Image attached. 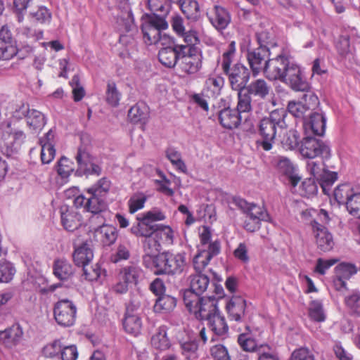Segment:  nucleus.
<instances>
[{
    "instance_id": "obj_1",
    "label": "nucleus",
    "mask_w": 360,
    "mask_h": 360,
    "mask_svg": "<svg viewBox=\"0 0 360 360\" xmlns=\"http://www.w3.org/2000/svg\"><path fill=\"white\" fill-rule=\"evenodd\" d=\"M265 77L271 81L279 80L296 91H307L310 89L300 65L285 53H281L269 61Z\"/></svg>"
},
{
    "instance_id": "obj_2",
    "label": "nucleus",
    "mask_w": 360,
    "mask_h": 360,
    "mask_svg": "<svg viewBox=\"0 0 360 360\" xmlns=\"http://www.w3.org/2000/svg\"><path fill=\"white\" fill-rule=\"evenodd\" d=\"M286 112L283 110H276L271 112L269 117L263 118L259 123V135L260 139L256 142L258 148L269 151L275 142L278 129L283 130L287 125L285 121Z\"/></svg>"
},
{
    "instance_id": "obj_3",
    "label": "nucleus",
    "mask_w": 360,
    "mask_h": 360,
    "mask_svg": "<svg viewBox=\"0 0 360 360\" xmlns=\"http://www.w3.org/2000/svg\"><path fill=\"white\" fill-rule=\"evenodd\" d=\"M167 27L165 19L157 14H145L141 17V30L148 45L160 44L164 46L167 41H171L168 35L162 33Z\"/></svg>"
},
{
    "instance_id": "obj_4",
    "label": "nucleus",
    "mask_w": 360,
    "mask_h": 360,
    "mask_svg": "<svg viewBox=\"0 0 360 360\" xmlns=\"http://www.w3.org/2000/svg\"><path fill=\"white\" fill-rule=\"evenodd\" d=\"M184 302L190 312L202 320H207L219 312L217 299L213 295L200 297L191 292H184Z\"/></svg>"
},
{
    "instance_id": "obj_5",
    "label": "nucleus",
    "mask_w": 360,
    "mask_h": 360,
    "mask_svg": "<svg viewBox=\"0 0 360 360\" xmlns=\"http://www.w3.org/2000/svg\"><path fill=\"white\" fill-rule=\"evenodd\" d=\"M154 262L151 269L158 275H179L187 266L185 252H164L155 258Z\"/></svg>"
},
{
    "instance_id": "obj_6",
    "label": "nucleus",
    "mask_w": 360,
    "mask_h": 360,
    "mask_svg": "<svg viewBox=\"0 0 360 360\" xmlns=\"http://www.w3.org/2000/svg\"><path fill=\"white\" fill-rule=\"evenodd\" d=\"M236 205L245 214L243 227L249 232H255L260 229L261 221L269 220V215L264 207L249 203L242 198L235 199Z\"/></svg>"
},
{
    "instance_id": "obj_7",
    "label": "nucleus",
    "mask_w": 360,
    "mask_h": 360,
    "mask_svg": "<svg viewBox=\"0 0 360 360\" xmlns=\"http://www.w3.org/2000/svg\"><path fill=\"white\" fill-rule=\"evenodd\" d=\"M80 194L74 198L73 203L76 208H82L84 210L91 212L93 216L91 220L95 221L103 219L106 215H110V212L107 210V204L105 199L92 194Z\"/></svg>"
},
{
    "instance_id": "obj_8",
    "label": "nucleus",
    "mask_w": 360,
    "mask_h": 360,
    "mask_svg": "<svg viewBox=\"0 0 360 360\" xmlns=\"http://www.w3.org/2000/svg\"><path fill=\"white\" fill-rule=\"evenodd\" d=\"M325 161L315 159L309 160L307 162L306 168L308 173L313 177L312 179L318 181L326 194H328V190L338 179V173L330 172L327 169Z\"/></svg>"
},
{
    "instance_id": "obj_9",
    "label": "nucleus",
    "mask_w": 360,
    "mask_h": 360,
    "mask_svg": "<svg viewBox=\"0 0 360 360\" xmlns=\"http://www.w3.org/2000/svg\"><path fill=\"white\" fill-rule=\"evenodd\" d=\"M300 153L309 160L315 158H321L323 160H328L331 157L330 146L321 139L307 135L302 141Z\"/></svg>"
},
{
    "instance_id": "obj_10",
    "label": "nucleus",
    "mask_w": 360,
    "mask_h": 360,
    "mask_svg": "<svg viewBox=\"0 0 360 360\" xmlns=\"http://www.w3.org/2000/svg\"><path fill=\"white\" fill-rule=\"evenodd\" d=\"M77 311V306L68 299L58 300L53 307L54 319L63 327H70L75 324Z\"/></svg>"
},
{
    "instance_id": "obj_11",
    "label": "nucleus",
    "mask_w": 360,
    "mask_h": 360,
    "mask_svg": "<svg viewBox=\"0 0 360 360\" xmlns=\"http://www.w3.org/2000/svg\"><path fill=\"white\" fill-rule=\"evenodd\" d=\"M75 160L77 164L76 174L77 176H99L102 169L97 160L83 147L77 149L75 155Z\"/></svg>"
},
{
    "instance_id": "obj_12",
    "label": "nucleus",
    "mask_w": 360,
    "mask_h": 360,
    "mask_svg": "<svg viewBox=\"0 0 360 360\" xmlns=\"http://www.w3.org/2000/svg\"><path fill=\"white\" fill-rule=\"evenodd\" d=\"M143 276V270L139 266L135 264L126 266L120 270L118 281L114 285V290L118 293H124L129 287L136 285Z\"/></svg>"
},
{
    "instance_id": "obj_13",
    "label": "nucleus",
    "mask_w": 360,
    "mask_h": 360,
    "mask_svg": "<svg viewBox=\"0 0 360 360\" xmlns=\"http://www.w3.org/2000/svg\"><path fill=\"white\" fill-rule=\"evenodd\" d=\"M302 96V101H290L288 105V112L297 118L303 121L309 115V112L319 104V98L316 94L309 90Z\"/></svg>"
},
{
    "instance_id": "obj_14",
    "label": "nucleus",
    "mask_w": 360,
    "mask_h": 360,
    "mask_svg": "<svg viewBox=\"0 0 360 360\" xmlns=\"http://www.w3.org/2000/svg\"><path fill=\"white\" fill-rule=\"evenodd\" d=\"M270 55L269 47L258 46L248 50L246 58L254 76H257L261 70L265 75L266 64L272 59L269 58Z\"/></svg>"
},
{
    "instance_id": "obj_15",
    "label": "nucleus",
    "mask_w": 360,
    "mask_h": 360,
    "mask_svg": "<svg viewBox=\"0 0 360 360\" xmlns=\"http://www.w3.org/2000/svg\"><path fill=\"white\" fill-rule=\"evenodd\" d=\"M224 74L228 77L230 86L233 91L244 90L250 77L249 69L240 63L233 65Z\"/></svg>"
},
{
    "instance_id": "obj_16",
    "label": "nucleus",
    "mask_w": 360,
    "mask_h": 360,
    "mask_svg": "<svg viewBox=\"0 0 360 360\" xmlns=\"http://www.w3.org/2000/svg\"><path fill=\"white\" fill-rule=\"evenodd\" d=\"M165 46L159 51V60L163 65L173 68L180 60L181 55L185 51V47L182 44H175L172 38L171 41H167Z\"/></svg>"
},
{
    "instance_id": "obj_17",
    "label": "nucleus",
    "mask_w": 360,
    "mask_h": 360,
    "mask_svg": "<svg viewBox=\"0 0 360 360\" xmlns=\"http://www.w3.org/2000/svg\"><path fill=\"white\" fill-rule=\"evenodd\" d=\"M184 46L185 47V51L180 57L181 60L180 67L182 71L186 73H196L201 68L202 56L198 49H191L186 46Z\"/></svg>"
},
{
    "instance_id": "obj_18",
    "label": "nucleus",
    "mask_w": 360,
    "mask_h": 360,
    "mask_svg": "<svg viewBox=\"0 0 360 360\" xmlns=\"http://www.w3.org/2000/svg\"><path fill=\"white\" fill-rule=\"evenodd\" d=\"M318 248L323 252L330 251L334 246L332 234L324 225L314 219L310 221Z\"/></svg>"
},
{
    "instance_id": "obj_19",
    "label": "nucleus",
    "mask_w": 360,
    "mask_h": 360,
    "mask_svg": "<svg viewBox=\"0 0 360 360\" xmlns=\"http://www.w3.org/2000/svg\"><path fill=\"white\" fill-rule=\"evenodd\" d=\"M220 242L211 243L208 249L198 248V253L193 257V264L196 272H201L210 263V260L219 254Z\"/></svg>"
},
{
    "instance_id": "obj_20",
    "label": "nucleus",
    "mask_w": 360,
    "mask_h": 360,
    "mask_svg": "<svg viewBox=\"0 0 360 360\" xmlns=\"http://www.w3.org/2000/svg\"><path fill=\"white\" fill-rule=\"evenodd\" d=\"M326 117L322 112H309L303 121V127L307 134L323 136L326 131Z\"/></svg>"
},
{
    "instance_id": "obj_21",
    "label": "nucleus",
    "mask_w": 360,
    "mask_h": 360,
    "mask_svg": "<svg viewBox=\"0 0 360 360\" xmlns=\"http://www.w3.org/2000/svg\"><path fill=\"white\" fill-rule=\"evenodd\" d=\"M244 90L259 103L269 96L271 87L264 79H256L247 84Z\"/></svg>"
},
{
    "instance_id": "obj_22",
    "label": "nucleus",
    "mask_w": 360,
    "mask_h": 360,
    "mask_svg": "<svg viewBox=\"0 0 360 360\" xmlns=\"http://www.w3.org/2000/svg\"><path fill=\"white\" fill-rule=\"evenodd\" d=\"M135 305L132 304L127 305L123 321V327L127 333L137 336L141 331L142 321L139 315L135 312Z\"/></svg>"
},
{
    "instance_id": "obj_23",
    "label": "nucleus",
    "mask_w": 360,
    "mask_h": 360,
    "mask_svg": "<svg viewBox=\"0 0 360 360\" xmlns=\"http://www.w3.org/2000/svg\"><path fill=\"white\" fill-rule=\"evenodd\" d=\"M61 223L65 229L73 231L82 224V215L73 207L63 205L60 209Z\"/></svg>"
},
{
    "instance_id": "obj_24",
    "label": "nucleus",
    "mask_w": 360,
    "mask_h": 360,
    "mask_svg": "<svg viewBox=\"0 0 360 360\" xmlns=\"http://www.w3.org/2000/svg\"><path fill=\"white\" fill-rule=\"evenodd\" d=\"M229 319L236 322H243L245 316L246 301L242 297L233 296L226 303Z\"/></svg>"
},
{
    "instance_id": "obj_25",
    "label": "nucleus",
    "mask_w": 360,
    "mask_h": 360,
    "mask_svg": "<svg viewBox=\"0 0 360 360\" xmlns=\"http://www.w3.org/2000/svg\"><path fill=\"white\" fill-rule=\"evenodd\" d=\"M143 247L146 253L143 258V264L146 267L153 269V266L155 264L154 261L160 255V242L153 236L146 238L143 242Z\"/></svg>"
},
{
    "instance_id": "obj_26",
    "label": "nucleus",
    "mask_w": 360,
    "mask_h": 360,
    "mask_svg": "<svg viewBox=\"0 0 360 360\" xmlns=\"http://www.w3.org/2000/svg\"><path fill=\"white\" fill-rule=\"evenodd\" d=\"M100 224L97 229H95L94 235L96 240L101 242L103 245H110L113 244L117 237V229L112 226L105 224L106 221L104 217L103 219L97 220Z\"/></svg>"
},
{
    "instance_id": "obj_27",
    "label": "nucleus",
    "mask_w": 360,
    "mask_h": 360,
    "mask_svg": "<svg viewBox=\"0 0 360 360\" xmlns=\"http://www.w3.org/2000/svg\"><path fill=\"white\" fill-rule=\"evenodd\" d=\"M207 15L210 22L217 30H225L231 22L229 12L220 6H214Z\"/></svg>"
},
{
    "instance_id": "obj_28",
    "label": "nucleus",
    "mask_w": 360,
    "mask_h": 360,
    "mask_svg": "<svg viewBox=\"0 0 360 360\" xmlns=\"http://www.w3.org/2000/svg\"><path fill=\"white\" fill-rule=\"evenodd\" d=\"M224 86V79L220 75H210L205 80L202 93L207 97L217 98Z\"/></svg>"
},
{
    "instance_id": "obj_29",
    "label": "nucleus",
    "mask_w": 360,
    "mask_h": 360,
    "mask_svg": "<svg viewBox=\"0 0 360 360\" xmlns=\"http://www.w3.org/2000/svg\"><path fill=\"white\" fill-rule=\"evenodd\" d=\"M219 120L221 126L226 129L237 128L241 123V115L235 109L226 108L219 112Z\"/></svg>"
},
{
    "instance_id": "obj_30",
    "label": "nucleus",
    "mask_w": 360,
    "mask_h": 360,
    "mask_svg": "<svg viewBox=\"0 0 360 360\" xmlns=\"http://www.w3.org/2000/svg\"><path fill=\"white\" fill-rule=\"evenodd\" d=\"M23 331L19 324L12 326L0 332V342L8 347L17 345L22 340Z\"/></svg>"
},
{
    "instance_id": "obj_31",
    "label": "nucleus",
    "mask_w": 360,
    "mask_h": 360,
    "mask_svg": "<svg viewBox=\"0 0 360 360\" xmlns=\"http://www.w3.org/2000/svg\"><path fill=\"white\" fill-rule=\"evenodd\" d=\"M276 169L281 175L288 179L293 187L297 185L300 177L295 173V167L288 158L279 157L276 162Z\"/></svg>"
},
{
    "instance_id": "obj_32",
    "label": "nucleus",
    "mask_w": 360,
    "mask_h": 360,
    "mask_svg": "<svg viewBox=\"0 0 360 360\" xmlns=\"http://www.w3.org/2000/svg\"><path fill=\"white\" fill-rule=\"evenodd\" d=\"M136 219L138 223L131 228V232L133 234L145 238L155 236L158 224L151 223L141 214H139Z\"/></svg>"
},
{
    "instance_id": "obj_33",
    "label": "nucleus",
    "mask_w": 360,
    "mask_h": 360,
    "mask_svg": "<svg viewBox=\"0 0 360 360\" xmlns=\"http://www.w3.org/2000/svg\"><path fill=\"white\" fill-rule=\"evenodd\" d=\"M72 258L75 265L78 266L83 267L89 265L94 258L93 250L90 245L85 242L81 245L75 246L72 254Z\"/></svg>"
},
{
    "instance_id": "obj_34",
    "label": "nucleus",
    "mask_w": 360,
    "mask_h": 360,
    "mask_svg": "<svg viewBox=\"0 0 360 360\" xmlns=\"http://www.w3.org/2000/svg\"><path fill=\"white\" fill-rule=\"evenodd\" d=\"M151 346L159 351L168 349L171 342L167 337V328L166 326H159L153 333L150 338Z\"/></svg>"
},
{
    "instance_id": "obj_35",
    "label": "nucleus",
    "mask_w": 360,
    "mask_h": 360,
    "mask_svg": "<svg viewBox=\"0 0 360 360\" xmlns=\"http://www.w3.org/2000/svg\"><path fill=\"white\" fill-rule=\"evenodd\" d=\"M210 286V279L206 275L196 274L191 276L190 290L185 292H191L200 297L206 290H209Z\"/></svg>"
},
{
    "instance_id": "obj_36",
    "label": "nucleus",
    "mask_w": 360,
    "mask_h": 360,
    "mask_svg": "<svg viewBox=\"0 0 360 360\" xmlns=\"http://www.w3.org/2000/svg\"><path fill=\"white\" fill-rule=\"evenodd\" d=\"M53 271L55 276L61 281L68 280L74 274L73 266L64 258L54 261Z\"/></svg>"
},
{
    "instance_id": "obj_37",
    "label": "nucleus",
    "mask_w": 360,
    "mask_h": 360,
    "mask_svg": "<svg viewBox=\"0 0 360 360\" xmlns=\"http://www.w3.org/2000/svg\"><path fill=\"white\" fill-rule=\"evenodd\" d=\"M149 116V108L143 102H139L132 106L128 112V117L131 122L145 123Z\"/></svg>"
},
{
    "instance_id": "obj_38",
    "label": "nucleus",
    "mask_w": 360,
    "mask_h": 360,
    "mask_svg": "<svg viewBox=\"0 0 360 360\" xmlns=\"http://www.w3.org/2000/svg\"><path fill=\"white\" fill-rule=\"evenodd\" d=\"M25 134L21 130H15L9 133L4 141V146L8 153L17 151L24 143Z\"/></svg>"
},
{
    "instance_id": "obj_39",
    "label": "nucleus",
    "mask_w": 360,
    "mask_h": 360,
    "mask_svg": "<svg viewBox=\"0 0 360 360\" xmlns=\"http://www.w3.org/2000/svg\"><path fill=\"white\" fill-rule=\"evenodd\" d=\"M238 92V103L235 108L240 115L245 112H251L254 106L258 103L253 99L245 90L236 91Z\"/></svg>"
},
{
    "instance_id": "obj_40",
    "label": "nucleus",
    "mask_w": 360,
    "mask_h": 360,
    "mask_svg": "<svg viewBox=\"0 0 360 360\" xmlns=\"http://www.w3.org/2000/svg\"><path fill=\"white\" fill-rule=\"evenodd\" d=\"M22 49H18L16 42H0V60H9L17 56L19 59L25 58V55L21 54Z\"/></svg>"
},
{
    "instance_id": "obj_41",
    "label": "nucleus",
    "mask_w": 360,
    "mask_h": 360,
    "mask_svg": "<svg viewBox=\"0 0 360 360\" xmlns=\"http://www.w3.org/2000/svg\"><path fill=\"white\" fill-rule=\"evenodd\" d=\"M207 321L210 328L216 335L224 336L228 333V325L225 318L220 314V312L212 316Z\"/></svg>"
},
{
    "instance_id": "obj_42",
    "label": "nucleus",
    "mask_w": 360,
    "mask_h": 360,
    "mask_svg": "<svg viewBox=\"0 0 360 360\" xmlns=\"http://www.w3.org/2000/svg\"><path fill=\"white\" fill-rule=\"evenodd\" d=\"M112 183L110 179L103 177L98 180L95 184L86 188V194L97 195L104 199L110 192Z\"/></svg>"
},
{
    "instance_id": "obj_43",
    "label": "nucleus",
    "mask_w": 360,
    "mask_h": 360,
    "mask_svg": "<svg viewBox=\"0 0 360 360\" xmlns=\"http://www.w3.org/2000/svg\"><path fill=\"white\" fill-rule=\"evenodd\" d=\"M176 299L168 295L159 296L154 304L153 309L155 313L165 314L172 311L176 307Z\"/></svg>"
},
{
    "instance_id": "obj_44",
    "label": "nucleus",
    "mask_w": 360,
    "mask_h": 360,
    "mask_svg": "<svg viewBox=\"0 0 360 360\" xmlns=\"http://www.w3.org/2000/svg\"><path fill=\"white\" fill-rule=\"evenodd\" d=\"M28 127L35 131L41 130L46 124V117L40 111L29 109L26 115Z\"/></svg>"
},
{
    "instance_id": "obj_45",
    "label": "nucleus",
    "mask_w": 360,
    "mask_h": 360,
    "mask_svg": "<svg viewBox=\"0 0 360 360\" xmlns=\"http://www.w3.org/2000/svg\"><path fill=\"white\" fill-rule=\"evenodd\" d=\"M356 191L349 184L339 185L334 190V198L339 205H345Z\"/></svg>"
},
{
    "instance_id": "obj_46",
    "label": "nucleus",
    "mask_w": 360,
    "mask_h": 360,
    "mask_svg": "<svg viewBox=\"0 0 360 360\" xmlns=\"http://www.w3.org/2000/svg\"><path fill=\"white\" fill-rule=\"evenodd\" d=\"M176 233L169 226L163 224H158L155 237L165 245L174 244Z\"/></svg>"
},
{
    "instance_id": "obj_47",
    "label": "nucleus",
    "mask_w": 360,
    "mask_h": 360,
    "mask_svg": "<svg viewBox=\"0 0 360 360\" xmlns=\"http://www.w3.org/2000/svg\"><path fill=\"white\" fill-rule=\"evenodd\" d=\"M188 19L196 20L199 15V5L195 0H181L177 3Z\"/></svg>"
},
{
    "instance_id": "obj_48",
    "label": "nucleus",
    "mask_w": 360,
    "mask_h": 360,
    "mask_svg": "<svg viewBox=\"0 0 360 360\" xmlns=\"http://www.w3.org/2000/svg\"><path fill=\"white\" fill-rule=\"evenodd\" d=\"M345 303L349 314L360 316V292L353 291L347 295Z\"/></svg>"
},
{
    "instance_id": "obj_49",
    "label": "nucleus",
    "mask_w": 360,
    "mask_h": 360,
    "mask_svg": "<svg viewBox=\"0 0 360 360\" xmlns=\"http://www.w3.org/2000/svg\"><path fill=\"white\" fill-rule=\"evenodd\" d=\"M309 316L311 319L316 322H323L326 316L323 304L319 300H313L309 307Z\"/></svg>"
},
{
    "instance_id": "obj_50",
    "label": "nucleus",
    "mask_w": 360,
    "mask_h": 360,
    "mask_svg": "<svg viewBox=\"0 0 360 360\" xmlns=\"http://www.w3.org/2000/svg\"><path fill=\"white\" fill-rule=\"evenodd\" d=\"M121 99V94L114 82H108L105 91V101L112 107L118 106Z\"/></svg>"
},
{
    "instance_id": "obj_51",
    "label": "nucleus",
    "mask_w": 360,
    "mask_h": 360,
    "mask_svg": "<svg viewBox=\"0 0 360 360\" xmlns=\"http://www.w3.org/2000/svg\"><path fill=\"white\" fill-rule=\"evenodd\" d=\"M236 42L231 41L228 46L227 50L222 54L221 66L224 73L231 69V66L236 53Z\"/></svg>"
},
{
    "instance_id": "obj_52",
    "label": "nucleus",
    "mask_w": 360,
    "mask_h": 360,
    "mask_svg": "<svg viewBox=\"0 0 360 360\" xmlns=\"http://www.w3.org/2000/svg\"><path fill=\"white\" fill-rule=\"evenodd\" d=\"M181 353L187 360L198 358V345L195 340H188L181 343Z\"/></svg>"
},
{
    "instance_id": "obj_53",
    "label": "nucleus",
    "mask_w": 360,
    "mask_h": 360,
    "mask_svg": "<svg viewBox=\"0 0 360 360\" xmlns=\"http://www.w3.org/2000/svg\"><path fill=\"white\" fill-rule=\"evenodd\" d=\"M16 272L13 263L3 260L0 262V282L8 283L13 278Z\"/></svg>"
},
{
    "instance_id": "obj_54",
    "label": "nucleus",
    "mask_w": 360,
    "mask_h": 360,
    "mask_svg": "<svg viewBox=\"0 0 360 360\" xmlns=\"http://www.w3.org/2000/svg\"><path fill=\"white\" fill-rule=\"evenodd\" d=\"M317 191L318 187L315 182V179L312 178L305 179L302 181L299 187V193L300 195L306 198L314 196L316 194Z\"/></svg>"
},
{
    "instance_id": "obj_55",
    "label": "nucleus",
    "mask_w": 360,
    "mask_h": 360,
    "mask_svg": "<svg viewBox=\"0 0 360 360\" xmlns=\"http://www.w3.org/2000/svg\"><path fill=\"white\" fill-rule=\"evenodd\" d=\"M147 199L146 195L143 193H136L134 194L128 200L129 212L134 214L143 208Z\"/></svg>"
},
{
    "instance_id": "obj_56",
    "label": "nucleus",
    "mask_w": 360,
    "mask_h": 360,
    "mask_svg": "<svg viewBox=\"0 0 360 360\" xmlns=\"http://www.w3.org/2000/svg\"><path fill=\"white\" fill-rule=\"evenodd\" d=\"M74 171L73 162L66 157H62L58 162L57 172L58 175L66 180Z\"/></svg>"
},
{
    "instance_id": "obj_57",
    "label": "nucleus",
    "mask_w": 360,
    "mask_h": 360,
    "mask_svg": "<svg viewBox=\"0 0 360 360\" xmlns=\"http://www.w3.org/2000/svg\"><path fill=\"white\" fill-rule=\"evenodd\" d=\"M345 206L351 215L360 219V192L356 191Z\"/></svg>"
},
{
    "instance_id": "obj_58",
    "label": "nucleus",
    "mask_w": 360,
    "mask_h": 360,
    "mask_svg": "<svg viewBox=\"0 0 360 360\" xmlns=\"http://www.w3.org/2000/svg\"><path fill=\"white\" fill-rule=\"evenodd\" d=\"M63 345L59 340L46 344L42 349V355L46 358H54L61 354Z\"/></svg>"
},
{
    "instance_id": "obj_59",
    "label": "nucleus",
    "mask_w": 360,
    "mask_h": 360,
    "mask_svg": "<svg viewBox=\"0 0 360 360\" xmlns=\"http://www.w3.org/2000/svg\"><path fill=\"white\" fill-rule=\"evenodd\" d=\"M356 273L355 266L350 264L341 263L335 266V274L338 278L348 281L352 276Z\"/></svg>"
},
{
    "instance_id": "obj_60",
    "label": "nucleus",
    "mask_w": 360,
    "mask_h": 360,
    "mask_svg": "<svg viewBox=\"0 0 360 360\" xmlns=\"http://www.w3.org/2000/svg\"><path fill=\"white\" fill-rule=\"evenodd\" d=\"M200 244L198 248L208 249L211 243L219 242L218 240H212V231L210 227L202 226L199 228Z\"/></svg>"
},
{
    "instance_id": "obj_61",
    "label": "nucleus",
    "mask_w": 360,
    "mask_h": 360,
    "mask_svg": "<svg viewBox=\"0 0 360 360\" xmlns=\"http://www.w3.org/2000/svg\"><path fill=\"white\" fill-rule=\"evenodd\" d=\"M30 14L35 20L41 24L49 23L52 17L51 11L44 6H38L36 10L32 11Z\"/></svg>"
},
{
    "instance_id": "obj_62",
    "label": "nucleus",
    "mask_w": 360,
    "mask_h": 360,
    "mask_svg": "<svg viewBox=\"0 0 360 360\" xmlns=\"http://www.w3.org/2000/svg\"><path fill=\"white\" fill-rule=\"evenodd\" d=\"M238 342L240 347L246 352H257L259 346H257L255 340L249 334L242 333L238 336Z\"/></svg>"
},
{
    "instance_id": "obj_63",
    "label": "nucleus",
    "mask_w": 360,
    "mask_h": 360,
    "mask_svg": "<svg viewBox=\"0 0 360 360\" xmlns=\"http://www.w3.org/2000/svg\"><path fill=\"white\" fill-rule=\"evenodd\" d=\"M130 257V245L128 243L120 244L117 246L115 254L111 257V260L114 263H117L122 260H127Z\"/></svg>"
},
{
    "instance_id": "obj_64",
    "label": "nucleus",
    "mask_w": 360,
    "mask_h": 360,
    "mask_svg": "<svg viewBox=\"0 0 360 360\" xmlns=\"http://www.w3.org/2000/svg\"><path fill=\"white\" fill-rule=\"evenodd\" d=\"M257 360H280L277 352L268 345H259Z\"/></svg>"
}]
</instances>
